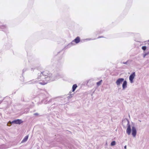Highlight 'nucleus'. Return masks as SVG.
Here are the masks:
<instances>
[{
	"label": "nucleus",
	"instance_id": "nucleus-1",
	"mask_svg": "<svg viewBox=\"0 0 149 149\" xmlns=\"http://www.w3.org/2000/svg\"><path fill=\"white\" fill-rule=\"evenodd\" d=\"M61 68H56L54 74H48L47 71L41 72L38 73L37 79L40 81H42L39 83L42 85H45L48 82L56 80L63 77V75L60 73Z\"/></svg>",
	"mask_w": 149,
	"mask_h": 149
},
{
	"label": "nucleus",
	"instance_id": "nucleus-2",
	"mask_svg": "<svg viewBox=\"0 0 149 149\" xmlns=\"http://www.w3.org/2000/svg\"><path fill=\"white\" fill-rule=\"evenodd\" d=\"M129 120L127 118L123 120L122 122V125L124 128L126 127L125 125L127 123V129L126 133L128 135H130L132 132V134L134 137H135L137 133V131L136 127L134 126V123H132V129L131 128V126L130 124Z\"/></svg>",
	"mask_w": 149,
	"mask_h": 149
},
{
	"label": "nucleus",
	"instance_id": "nucleus-3",
	"mask_svg": "<svg viewBox=\"0 0 149 149\" xmlns=\"http://www.w3.org/2000/svg\"><path fill=\"white\" fill-rule=\"evenodd\" d=\"M48 97H46V98H44L42 100L40 104H41L42 103H44L45 104H46L47 103H49L52 101V100H53V99H50L48 101Z\"/></svg>",
	"mask_w": 149,
	"mask_h": 149
},
{
	"label": "nucleus",
	"instance_id": "nucleus-4",
	"mask_svg": "<svg viewBox=\"0 0 149 149\" xmlns=\"http://www.w3.org/2000/svg\"><path fill=\"white\" fill-rule=\"evenodd\" d=\"M136 76L135 72H132L130 75L129 77V79L130 82L131 83H132L134 82L133 80Z\"/></svg>",
	"mask_w": 149,
	"mask_h": 149
},
{
	"label": "nucleus",
	"instance_id": "nucleus-5",
	"mask_svg": "<svg viewBox=\"0 0 149 149\" xmlns=\"http://www.w3.org/2000/svg\"><path fill=\"white\" fill-rule=\"evenodd\" d=\"M23 123V121L21 119H15L11 121L12 123L20 125Z\"/></svg>",
	"mask_w": 149,
	"mask_h": 149
},
{
	"label": "nucleus",
	"instance_id": "nucleus-6",
	"mask_svg": "<svg viewBox=\"0 0 149 149\" xmlns=\"http://www.w3.org/2000/svg\"><path fill=\"white\" fill-rule=\"evenodd\" d=\"M2 24L0 22V30L6 33L7 31V28L5 25H2Z\"/></svg>",
	"mask_w": 149,
	"mask_h": 149
},
{
	"label": "nucleus",
	"instance_id": "nucleus-7",
	"mask_svg": "<svg viewBox=\"0 0 149 149\" xmlns=\"http://www.w3.org/2000/svg\"><path fill=\"white\" fill-rule=\"evenodd\" d=\"M124 79L123 78H119L118 79L116 82V83L118 86H119L120 84L124 81Z\"/></svg>",
	"mask_w": 149,
	"mask_h": 149
},
{
	"label": "nucleus",
	"instance_id": "nucleus-8",
	"mask_svg": "<svg viewBox=\"0 0 149 149\" xmlns=\"http://www.w3.org/2000/svg\"><path fill=\"white\" fill-rule=\"evenodd\" d=\"M132 61L131 60H128L126 62H121V63L123 64H124L127 65L128 66H130L131 63Z\"/></svg>",
	"mask_w": 149,
	"mask_h": 149
},
{
	"label": "nucleus",
	"instance_id": "nucleus-9",
	"mask_svg": "<svg viewBox=\"0 0 149 149\" xmlns=\"http://www.w3.org/2000/svg\"><path fill=\"white\" fill-rule=\"evenodd\" d=\"M93 80L92 79H89L86 81V84L88 86H90L93 84Z\"/></svg>",
	"mask_w": 149,
	"mask_h": 149
},
{
	"label": "nucleus",
	"instance_id": "nucleus-10",
	"mask_svg": "<svg viewBox=\"0 0 149 149\" xmlns=\"http://www.w3.org/2000/svg\"><path fill=\"white\" fill-rule=\"evenodd\" d=\"M75 42L74 41V40H72V42H71L67 46H66L65 47V48H69L71 47L72 45H75L74 43Z\"/></svg>",
	"mask_w": 149,
	"mask_h": 149
},
{
	"label": "nucleus",
	"instance_id": "nucleus-11",
	"mask_svg": "<svg viewBox=\"0 0 149 149\" xmlns=\"http://www.w3.org/2000/svg\"><path fill=\"white\" fill-rule=\"evenodd\" d=\"M127 82L126 80H125L123 82L122 84L123 89L124 90L127 87Z\"/></svg>",
	"mask_w": 149,
	"mask_h": 149
},
{
	"label": "nucleus",
	"instance_id": "nucleus-12",
	"mask_svg": "<svg viewBox=\"0 0 149 149\" xmlns=\"http://www.w3.org/2000/svg\"><path fill=\"white\" fill-rule=\"evenodd\" d=\"M80 41V38L79 36H77L76 38L74 40V41L76 43H79Z\"/></svg>",
	"mask_w": 149,
	"mask_h": 149
},
{
	"label": "nucleus",
	"instance_id": "nucleus-13",
	"mask_svg": "<svg viewBox=\"0 0 149 149\" xmlns=\"http://www.w3.org/2000/svg\"><path fill=\"white\" fill-rule=\"evenodd\" d=\"M29 137V135H27L26 136L22 141L21 143H23L26 142L28 140Z\"/></svg>",
	"mask_w": 149,
	"mask_h": 149
},
{
	"label": "nucleus",
	"instance_id": "nucleus-14",
	"mask_svg": "<svg viewBox=\"0 0 149 149\" xmlns=\"http://www.w3.org/2000/svg\"><path fill=\"white\" fill-rule=\"evenodd\" d=\"M38 82V81L37 80H35L33 79L32 80L30 81L29 82V84H34L35 83H37Z\"/></svg>",
	"mask_w": 149,
	"mask_h": 149
},
{
	"label": "nucleus",
	"instance_id": "nucleus-15",
	"mask_svg": "<svg viewBox=\"0 0 149 149\" xmlns=\"http://www.w3.org/2000/svg\"><path fill=\"white\" fill-rule=\"evenodd\" d=\"M77 86L76 84H74L73 85L72 87V92H74L76 90V89L77 88Z\"/></svg>",
	"mask_w": 149,
	"mask_h": 149
},
{
	"label": "nucleus",
	"instance_id": "nucleus-16",
	"mask_svg": "<svg viewBox=\"0 0 149 149\" xmlns=\"http://www.w3.org/2000/svg\"><path fill=\"white\" fill-rule=\"evenodd\" d=\"M149 54V51H148L147 52L146 51H143V58H145L146 56L148 55Z\"/></svg>",
	"mask_w": 149,
	"mask_h": 149
},
{
	"label": "nucleus",
	"instance_id": "nucleus-17",
	"mask_svg": "<svg viewBox=\"0 0 149 149\" xmlns=\"http://www.w3.org/2000/svg\"><path fill=\"white\" fill-rule=\"evenodd\" d=\"M72 92H71V91H70L69 92V95L68 96V99L71 98L74 95V93L72 94Z\"/></svg>",
	"mask_w": 149,
	"mask_h": 149
},
{
	"label": "nucleus",
	"instance_id": "nucleus-18",
	"mask_svg": "<svg viewBox=\"0 0 149 149\" xmlns=\"http://www.w3.org/2000/svg\"><path fill=\"white\" fill-rule=\"evenodd\" d=\"M116 144V142L115 141H111V146H115Z\"/></svg>",
	"mask_w": 149,
	"mask_h": 149
},
{
	"label": "nucleus",
	"instance_id": "nucleus-19",
	"mask_svg": "<svg viewBox=\"0 0 149 149\" xmlns=\"http://www.w3.org/2000/svg\"><path fill=\"white\" fill-rule=\"evenodd\" d=\"M102 82V80H101L99 81L98 82H97L96 84L97 86H99L101 84Z\"/></svg>",
	"mask_w": 149,
	"mask_h": 149
},
{
	"label": "nucleus",
	"instance_id": "nucleus-20",
	"mask_svg": "<svg viewBox=\"0 0 149 149\" xmlns=\"http://www.w3.org/2000/svg\"><path fill=\"white\" fill-rule=\"evenodd\" d=\"M21 100L22 101L25 102H28L29 101V100H26L25 99L24 96L22 97L21 98Z\"/></svg>",
	"mask_w": 149,
	"mask_h": 149
},
{
	"label": "nucleus",
	"instance_id": "nucleus-21",
	"mask_svg": "<svg viewBox=\"0 0 149 149\" xmlns=\"http://www.w3.org/2000/svg\"><path fill=\"white\" fill-rule=\"evenodd\" d=\"M142 49L143 50V51H145L147 49V47L145 46H143L142 47Z\"/></svg>",
	"mask_w": 149,
	"mask_h": 149
},
{
	"label": "nucleus",
	"instance_id": "nucleus-22",
	"mask_svg": "<svg viewBox=\"0 0 149 149\" xmlns=\"http://www.w3.org/2000/svg\"><path fill=\"white\" fill-rule=\"evenodd\" d=\"M12 124H13V123H12L11 121H9L7 123V125L9 126H11Z\"/></svg>",
	"mask_w": 149,
	"mask_h": 149
},
{
	"label": "nucleus",
	"instance_id": "nucleus-23",
	"mask_svg": "<svg viewBox=\"0 0 149 149\" xmlns=\"http://www.w3.org/2000/svg\"><path fill=\"white\" fill-rule=\"evenodd\" d=\"M52 107H48V111H51Z\"/></svg>",
	"mask_w": 149,
	"mask_h": 149
},
{
	"label": "nucleus",
	"instance_id": "nucleus-24",
	"mask_svg": "<svg viewBox=\"0 0 149 149\" xmlns=\"http://www.w3.org/2000/svg\"><path fill=\"white\" fill-rule=\"evenodd\" d=\"M27 69L26 68L22 70V74H23V73L25 71H26L27 70Z\"/></svg>",
	"mask_w": 149,
	"mask_h": 149
},
{
	"label": "nucleus",
	"instance_id": "nucleus-25",
	"mask_svg": "<svg viewBox=\"0 0 149 149\" xmlns=\"http://www.w3.org/2000/svg\"><path fill=\"white\" fill-rule=\"evenodd\" d=\"M95 39H92L91 38H88V39H86V40H95Z\"/></svg>",
	"mask_w": 149,
	"mask_h": 149
},
{
	"label": "nucleus",
	"instance_id": "nucleus-26",
	"mask_svg": "<svg viewBox=\"0 0 149 149\" xmlns=\"http://www.w3.org/2000/svg\"><path fill=\"white\" fill-rule=\"evenodd\" d=\"M33 114L35 116H38L39 115V114L37 113H34Z\"/></svg>",
	"mask_w": 149,
	"mask_h": 149
},
{
	"label": "nucleus",
	"instance_id": "nucleus-27",
	"mask_svg": "<svg viewBox=\"0 0 149 149\" xmlns=\"http://www.w3.org/2000/svg\"><path fill=\"white\" fill-rule=\"evenodd\" d=\"M104 37L103 36H99L97 38H104Z\"/></svg>",
	"mask_w": 149,
	"mask_h": 149
},
{
	"label": "nucleus",
	"instance_id": "nucleus-28",
	"mask_svg": "<svg viewBox=\"0 0 149 149\" xmlns=\"http://www.w3.org/2000/svg\"><path fill=\"white\" fill-rule=\"evenodd\" d=\"M64 146H65V147H67V146H68V147L69 148L70 146L69 145H67V146H66V145H64Z\"/></svg>",
	"mask_w": 149,
	"mask_h": 149
},
{
	"label": "nucleus",
	"instance_id": "nucleus-29",
	"mask_svg": "<svg viewBox=\"0 0 149 149\" xmlns=\"http://www.w3.org/2000/svg\"><path fill=\"white\" fill-rule=\"evenodd\" d=\"M126 148H127V146H124V148L125 149H126Z\"/></svg>",
	"mask_w": 149,
	"mask_h": 149
},
{
	"label": "nucleus",
	"instance_id": "nucleus-30",
	"mask_svg": "<svg viewBox=\"0 0 149 149\" xmlns=\"http://www.w3.org/2000/svg\"><path fill=\"white\" fill-rule=\"evenodd\" d=\"M34 69H33V68H31V70H33H33Z\"/></svg>",
	"mask_w": 149,
	"mask_h": 149
},
{
	"label": "nucleus",
	"instance_id": "nucleus-31",
	"mask_svg": "<svg viewBox=\"0 0 149 149\" xmlns=\"http://www.w3.org/2000/svg\"><path fill=\"white\" fill-rule=\"evenodd\" d=\"M61 52V51H60L58 52L57 53H58V54L59 53H60Z\"/></svg>",
	"mask_w": 149,
	"mask_h": 149
},
{
	"label": "nucleus",
	"instance_id": "nucleus-32",
	"mask_svg": "<svg viewBox=\"0 0 149 149\" xmlns=\"http://www.w3.org/2000/svg\"><path fill=\"white\" fill-rule=\"evenodd\" d=\"M148 41L149 42V40H148Z\"/></svg>",
	"mask_w": 149,
	"mask_h": 149
}]
</instances>
